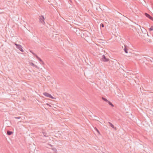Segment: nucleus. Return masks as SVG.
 <instances>
[{
  "mask_svg": "<svg viewBox=\"0 0 153 153\" xmlns=\"http://www.w3.org/2000/svg\"><path fill=\"white\" fill-rule=\"evenodd\" d=\"M39 22L42 24L44 25L45 24V23L44 21L45 20V18L44 16H42L41 15L40 16H39Z\"/></svg>",
  "mask_w": 153,
  "mask_h": 153,
  "instance_id": "obj_1",
  "label": "nucleus"
},
{
  "mask_svg": "<svg viewBox=\"0 0 153 153\" xmlns=\"http://www.w3.org/2000/svg\"><path fill=\"white\" fill-rule=\"evenodd\" d=\"M109 60V59L106 58L104 55L102 56V57L101 59V61L104 62H107Z\"/></svg>",
  "mask_w": 153,
  "mask_h": 153,
  "instance_id": "obj_2",
  "label": "nucleus"
},
{
  "mask_svg": "<svg viewBox=\"0 0 153 153\" xmlns=\"http://www.w3.org/2000/svg\"><path fill=\"white\" fill-rule=\"evenodd\" d=\"M43 94L45 96L50 98L52 99H55V98L54 97H53L52 96L51 94L48 93L44 92L43 93Z\"/></svg>",
  "mask_w": 153,
  "mask_h": 153,
  "instance_id": "obj_3",
  "label": "nucleus"
},
{
  "mask_svg": "<svg viewBox=\"0 0 153 153\" xmlns=\"http://www.w3.org/2000/svg\"><path fill=\"white\" fill-rule=\"evenodd\" d=\"M145 16L150 19L153 20V18L150 15L147 13H145Z\"/></svg>",
  "mask_w": 153,
  "mask_h": 153,
  "instance_id": "obj_4",
  "label": "nucleus"
},
{
  "mask_svg": "<svg viewBox=\"0 0 153 153\" xmlns=\"http://www.w3.org/2000/svg\"><path fill=\"white\" fill-rule=\"evenodd\" d=\"M16 48L19 50L21 52H23L24 51L22 49V46L21 45H19Z\"/></svg>",
  "mask_w": 153,
  "mask_h": 153,
  "instance_id": "obj_5",
  "label": "nucleus"
},
{
  "mask_svg": "<svg viewBox=\"0 0 153 153\" xmlns=\"http://www.w3.org/2000/svg\"><path fill=\"white\" fill-rule=\"evenodd\" d=\"M108 124H109L110 126L112 128L115 129L116 130H117V128L116 127L114 126V125H113L110 122H108Z\"/></svg>",
  "mask_w": 153,
  "mask_h": 153,
  "instance_id": "obj_6",
  "label": "nucleus"
},
{
  "mask_svg": "<svg viewBox=\"0 0 153 153\" xmlns=\"http://www.w3.org/2000/svg\"><path fill=\"white\" fill-rule=\"evenodd\" d=\"M13 133V132L12 131L9 130H8L7 131V134L9 135H11Z\"/></svg>",
  "mask_w": 153,
  "mask_h": 153,
  "instance_id": "obj_7",
  "label": "nucleus"
},
{
  "mask_svg": "<svg viewBox=\"0 0 153 153\" xmlns=\"http://www.w3.org/2000/svg\"><path fill=\"white\" fill-rule=\"evenodd\" d=\"M42 133L43 135V136L45 137H48V136L47 134V133H46L45 132L42 131Z\"/></svg>",
  "mask_w": 153,
  "mask_h": 153,
  "instance_id": "obj_8",
  "label": "nucleus"
},
{
  "mask_svg": "<svg viewBox=\"0 0 153 153\" xmlns=\"http://www.w3.org/2000/svg\"><path fill=\"white\" fill-rule=\"evenodd\" d=\"M124 50L125 52L126 53H128V49L127 48V47L125 45V48H124Z\"/></svg>",
  "mask_w": 153,
  "mask_h": 153,
  "instance_id": "obj_9",
  "label": "nucleus"
},
{
  "mask_svg": "<svg viewBox=\"0 0 153 153\" xmlns=\"http://www.w3.org/2000/svg\"><path fill=\"white\" fill-rule=\"evenodd\" d=\"M107 102L108 103V104L110 105H111L112 107H113L114 106V105L110 101H108V102Z\"/></svg>",
  "mask_w": 153,
  "mask_h": 153,
  "instance_id": "obj_10",
  "label": "nucleus"
},
{
  "mask_svg": "<svg viewBox=\"0 0 153 153\" xmlns=\"http://www.w3.org/2000/svg\"><path fill=\"white\" fill-rule=\"evenodd\" d=\"M102 98L103 100L106 102H108V100H107L105 98L103 97H102Z\"/></svg>",
  "mask_w": 153,
  "mask_h": 153,
  "instance_id": "obj_11",
  "label": "nucleus"
},
{
  "mask_svg": "<svg viewBox=\"0 0 153 153\" xmlns=\"http://www.w3.org/2000/svg\"><path fill=\"white\" fill-rule=\"evenodd\" d=\"M94 129L98 133V134L100 135V132L98 130L96 127L94 128Z\"/></svg>",
  "mask_w": 153,
  "mask_h": 153,
  "instance_id": "obj_12",
  "label": "nucleus"
},
{
  "mask_svg": "<svg viewBox=\"0 0 153 153\" xmlns=\"http://www.w3.org/2000/svg\"><path fill=\"white\" fill-rule=\"evenodd\" d=\"M38 60L39 61H40L41 62L42 64H44V62H43V61L40 58H39L38 59Z\"/></svg>",
  "mask_w": 153,
  "mask_h": 153,
  "instance_id": "obj_13",
  "label": "nucleus"
},
{
  "mask_svg": "<svg viewBox=\"0 0 153 153\" xmlns=\"http://www.w3.org/2000/svg\"><path fill=\"white\" fill-rule=\"evenodd\" d=\"M52 149L55 152H56L57 151V150H56V149L55 148H52Z\"/></svg>",
  "mask_w": 153,
  "mask_h": 153,
  "instance_id": "obj_14",
  "label": "nucleus"
},
{
  "mask_svg": "<svg viewBox=\"0 0 153 153\" xmlns=\"http://www.w3.org/2000/svg\"><path fill=\"white\" fill-rule=\"evenodd\" d=\"M152 30H153V26H152L151 27V28H149V30L150 31H152Z\"/></svg>",
  "mask_w": 153,
  "mask_h": 153,
  "instance_id": "obj_15",
  "label": "nucleus"
},
{
  "mask_svg": "<svg viewBox=\"0 0 153 153\" xmlns=\"http://www.w3.org/2000/svg\"><path fill=\"white\" fill-rule=\"evenodd\" d=\"M100 27H104V25L103 24H102V23H101V24H100Z\"/></svg>",
  "mask_w": 153,
  "mask_h": 153,
  "instance_id": "obj_16",
  "label": "nucleus"
},
{
  "mask_svg": "<svg viewBox=\"0 0 153 153\" xmlns=\"http://www.w3.org/2000/svg\"><path fill=\"white\" fill-rule=\"evenodd\" d=\"M35 56H36V58L38 59L39 57L38 56L36 55L35 54Z\"/></svg>",
  "mask_w": 153,
  "mask_h": 153,
  "instance_id": "obj_17",
  "label": "nucleus"
},
{
  "mask_svg": "<svg viewBox=\"0 0 153 153\" xmlns=\"http://www.w3.org/2000/svg\"><path fill=\"white\" fill-rule=\"evenodd\" d=\"M20 118H21V117H15V118L16 119H19Z\"/></svg>",
  "mask_w": 153,
  "mask_h": 153,
  "instance_id": "obj_18",
  "label": "nucleus"
},
{
  "mask_svg": "<svg viewBox=\"0 0 153 153\" xmlns=\"http://www.w3.org/2000/svg\"><path fill=\"white\" fill-rule=\"evenodd\" d=\"M31 65L32 66H35L34 64L33 63H32V62L31 63Z\"/></svg>",
  "mask_w": 153,
  "mask_h": 153,
  "instance_id": "obj_19",
  "label": "nucleus"
},
{
  "mask_svg": "<svg viewBox=\"0 0 153 153\" xmlns=\"http://www.w3.org/2000/svg\"><path fill=\"white\" fill-rule=\"evenodd\" d=\"M46 105L49 106L51 107V105H49V104H48V103H46Z\"/></svg>",
  "mask_w": 153,
  "mask_h": 153,
  "instance_id": "obj_20",
  "label": "nucleus"
},
{
  "mask_svg": "<svg viewBox=\"0 0 153 153\" xmlns=\"http://www.w3.org/2000/svg\"><path fill=\"white\" fill-rule=\"evenodd\" d=\"M14 44H15V45H16V47H17L19 45L17 44L16 43H15Z\"/></svg>",
  "mask_w": 153,
  "mask_h": 153,
  "instance_id": "obj_21",
  "label": "nucleus"
},
{
  "mask_svg": "<svg viewBox=\"0 0 153 153\" xmlns=\"http://www.w3.org/2000/svg\"><path fill=\"white\" fill-rule=\"evenodd\" d=\"M32 54L34 55V56L35 55V54H36L35 53H33V52H32Z\"/></svg>",
  "mask_w": 153,
  "mask_h": 153,
  "instance_id": "obj_22",
  "label": "nucleus"
},
{
  "mask_svg": "<svg viewBox=\"0 0 153 153\" xmlns=\"http://www.w3.org/2000/svg\"><path fill=\"white\" fill-rule=\"evenodd\" d=\"M147 35L148 36H149L148 34L147 33Z\"/></svg>",
  "mask_w": 153,
  "mask_h": 153,
  "instance_id": "obj_23",
  "label": "nucleus"
}]
</instances>
